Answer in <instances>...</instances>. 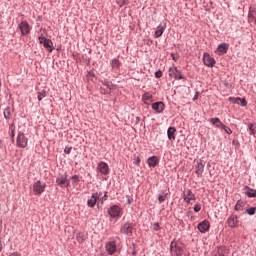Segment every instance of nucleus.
<instances>
[{"label": "nucleus", "instance_id": "obj_1", "mask_svg": "<svg viewBox=\"0 0 256 256\" xmlns=\"http://www.w3.org/2000/svg\"><path fill=\"white\" fill-rule=\"evenodd\" d=\"M47 188V184L41 180L34 182L32 189L35 195H42Z\"/></svg>", "mask_w": 256, "mask_h": 256}, {"label": "nucleus", "instance_id": "obj_2", "mask_svg": "<svg viewBox=\"0 0 256 256\" xmlns=\"http://www.w3.org/2000/svg\"><path fill=\"white\" fill-rule=\"evenodd\" d=\"M169 77H172V79H185V76H183V72L181 70L177 69L176 66H172L168 70Z\"/></svg>", "mask_w": 256, "mask_h": 256}, {"label": "nucleus", "instance_id": "obj_3", "mask_svg": "<svg viewBox=\"0 0 256 256\" xmlns=\"http://www.w3.org/2000/svg\"><path fill=\"white\" fill-rule=\"evenodd\" d=\"M40 45H43L45 49H47L48 53H53V41L51 39H47L45 37H39L38 38Z\"/></svg>", "mask_w": 256, "mask_h": 256}, {"label": "nucleus", "instance_id": "obj_4", "mask_svg": "<svg viewBox=\"0 0 256 256\" xmlns=\"http://www.w3.org/2000/svg\"><path fill=\"white\" fill-rule=\"evenodd\" d=\"M28 141H29V139H27V137L25 136V134L23 132L18 133V136L16 139L17 147H20L21 149H25V147H27Z\"/></svg>", "mask_w": 256, "mask_h": 256}, {"label": "nucleus", "instance_id": "obj_5", "mask_svg": "<svg viewBox=\"0 0 256 256\" xmlns=\"http://www.w3.org/2000/svg\"><path fill=\"white\" fill-rule=\"evenodd\" d=\"M183 199L185 203H191V201H195L197 197L195 196L193 191H191V189H186L183 191Z\"/></svg>", "mask_w": 256, "mask_h": 256}, {"label": "nucleus", "instance_id": "obj_6", "mask_svg": "<svg viewBox=\"0 0 256 256\" xmlns=\"http://www.w3.org/2000/svg\"><path fill=\"white\" fill-rule=\"evenodd\" d=\"M108 214L112 219H119V217H121V208L114 205L108 210Z\"/></svg>", "mask_w": 256, "mask_h": 256}, {"label": "nucleus", "instance_id": "obj_7", "mask_svg": "<svg viewBox=\"0 0 256 256\" xmlns=\"http://www.w3.org/2000/svg\"><path fill=\"white\" fill-rule=\"evenodd\" d=\"M120 232L123 233V235H133V224L131 223H125L121 226Z\"/></svg>", "mask_w": 256, "mask_h": 256}, {"label": "nucleus", "instance_id": "obj_8", "mask_svg": "<svg viewBox=\"0 0 256 256\" xmlns=\"http://www.w3.org/2000/svg\"><path fill=\"white\" fill-rule=\"evenodd\" d=\"M203 62L206 67H215V58L211 57V55L205 53L203 56Z\"/></svg>", "mask_w": 256, "mask_h": 256}, {"label": "nucleus", "instance_id": "obj_9", "mask_svg": "<svg viewBox=\"0 0 256 256\" xmlns=\"http://www.w3.org/2000/svg\"><path fill=\"white\" fill-rule=\"evenodd\" d=\"M56 183H57V185H59V187H69L71 181H69V179H67V175H64V176H59L56 179Z\"/></svg>", "mask_w": 256, "mask_h": 256}, {"label": "nucleus", "instance_id": "obj_10", "mask_svg": "<svg viewBox=\"0 0 256 256\" xmlns=\"http://www.w3.org/2000/svg\"><path fill=\"white\" fill-rule=\"evenodd\" d=\"M105 249L108 253V255H113L117 251V244L115 241H110L106 244Z\"/></svg>", "mask_w": 256, "mask_h": 256}, {"label": "nucleus", "instance_id": "obj_11", "mask_svg": "<svg viewBox=\"0 0 256 256\" xmlns=\"http://www.w3.org/2000/svg\"><path fill=\"white\" fill-rule=\"evenodd\" d=\"M152 109L155 113H163L165 111V103L159 101L152 104Z\"/></svg>", "mask_w": 256, "mask_h": 256}, {"label": "nucleus", "instance_id": "obj_12", "mask_svg": "<svg viewBox=\"0 0 256 256\" xmlns=\"http://www.w3.org/2000/svg\"><path fill=\"white\" fill-rule=\"evenodd\" d=\"M227 225L230 229H235L239 225V220H237V216H229L227 219Z\"/></svg>", "mask_w": 256, "mask_h": 256}, {"label": "nucleus", "instance_id": "obj_13", "mask_svg": "<svg viewBox=\"0 0 256 256\" xmlns=\"http://www.w3.org/2000/svg\"><path fill=\"white\" fill-rule=\"evenodd\" d=\"M18 27H19L22 35H29V33L31 31V26H29V23L21 22Z\"/></svg>", "mask_w": 256, "mask_h": 256}, {"label": "nucleus", "instance_id": "obj_14", "mask_svg": "<svg viewBox=\"0 0 256 256\" xmlns=\"http://www.w3.org/2000/svg\"><path fill=\"white\" fill-rule=\"evenodd\" d=\"M99 173L102 175H109V165L105 162H100L97 166Z\"/></svg>", "mask_w": 256, "mask_h": 256}, {"label": "nucleus", "instance_id": "obj_15", "mask_svg": "<svg viewBox=\"0 0 256 256\" xmlns=\"http://www.w3.org/2000/svg\"><path fill=\"white\" fill-rule=\"evenodd\" d=\"M142 101L145 105H151V103H153V95L149 92H145L142 95Z\"/></svg>", "mask_w": 256, "mask_h": 256}, {"label": "nucleus", "instance_id": "obj_16", "mask_svg": "<svg viewBox=\"0 0 256 256\" xmlns=\"http://www.w3.org/2000/svg\"><path fill=\"white\" fill-rule=\"evenodd\" d=\"M99 199V193H93L91 198L87 201L88 207H95Z\"/></svg>", "mask_w": 256, "mask_h": 256}, {"label": "nucleus", "instance_id": "obj_17", "mask_svg": "<svg viewBox=\"0 0 256 256\" xmlns=\"http://www.w3.org/2000/svg\"><path fill=\"white\" fill-rule=\"evenodd\" d=\"M209 221H203L202 223L198 224V230L200 233H207V231H209Z\"/></svg>", "mask_w": 256, "mask_h": 256}, {"label": "nucleus", "instance_id": "obj_18", "mask_svg": "<svg viewBox=\"0 0 256 256\" xmlns=\"http://www.w3.org/2000/svg\"><path fill=\"white\" fill-rule=\"evenodd\" d=\"M147 164L149 167H157L159 165V158L157 156H152L147 159Z\"/></svg>", "mask_w": 256, "mask_h": 256}, {"label": "nucleus", "instance_id": "obj_19", "mask_svg": "<svg viewBox=\"0 0 256 256\" xmlns=\"http://www.w3.org/2000/svg\"><path fill=\"white\" fill-rule=\"evenodd\" d=\"M110 65L114 71H119V69H121V62L117 58L112 59Z\"/></svg>", "mask_w": 256, "mask_h": 256}, {"label": "nucleus", "instance_id": "obj_20", "mask_svg": "<svg viewBox=\"0 0 256 256\" xmlns=\"http://www.w3.org/2000/svg\"><path fill=\"white\" fill-rule=\"evenodd\" d=\"M203 171H205V164L203 162H197L195 170L196 175H198V177L203 175Z\"/></svg>", "mask_w": 256, "mask_h": 256}, {"label": "nucleus", "instance_id": "obj_21", "mask_svg": "<svg viewBox=\"0 0 256 256\" xmlns=\"http://www.w3.org/2000/svg\"><path fill=\"white\" fill-rule=\"evenodd\" d=\"M210 123H212V125L216 126L218 129H223L225 126V124H223L219 118H211Z\"/></svg>", "mask_w": 256, "mask_h": 256}, {"label": "nucleus", "instance_id": "obj_22", "mask_svg": "<svg viewBox=\"0 0 256 256\" xmlns=\"http://www.w3.org/2000/svg\"><path fill=\"white\" fill-rule=\"evenodd\" d=\"M229 49V44L227 43H222L218 46L217 51L218 53H220L221 55H225V53H227V50Z\"/></svg>", "mask_w": 256, "mask_h": 256}, {"label": "nucleus", "instance_id": "obj_23", "mask_svg": "<svg viewBox=\"0 0 256 256\" xmlns=\"http://www.w3.org/2000/svg\"><path fill=\"white\" fill-rule=\"evenodd\" d=\"M163 33H165V25H159L154 34L155 39H159Z\"/></svg>", "mask_w": 256, "mask_h": 256}, {"label": "nucleus", "instance_id": "obj_24", "mask_svg": "<svg viewBox=\"0 0 256 256\" xmlns=\"http://www.w3.org/2000/svg\"><path fill=\"white\" fill-rule=\"evenodd\" d=\"M177 130L175 129V127H169L168 131H167V135H168V139L170 141H175V132Z\"/></svg>", "mask_w": 256, "mask_h": 256}, {"label": "nucleus", "instance_id": "obj_25", "mask_svg": "<svg viewBox=\"0 0 256 256\" xmlns=\"http://www.w3.org/2000/svg\"><path fill=\"white\" fill-rule=\"evenodd\" d=\"M245 195H247V197H256V190L249 188V186H246Z\"/></svg>", "mask_w": 256, "mask_h": 256}, {"label": "nucleus", "instance_id": "obj_26", "mask_svg": "<svg viewBox=\"0 0 256 256\" xmlns=\"http://www.w3.org/2000/svg\"><path fill=\"white\" fill-rule=\"evenodd\" d=\"M233 103H237V105L245 107L247 105V100H245L244 98H235L233 99Z\"/></svg>", "mask_w": 256, "mask_h": 256}, {"label": "nucleus", "instance_id": "obj_27", "mask_svg": "<svg viewBox=\"0 0 256 256\" xmlns=\"http://www.w3.org/2000/svg\"><path fill=\"white\" fill-rule=\"evenodd\" d=\"M172 253H176V256H182L183 255V248L181 246H175V248H172Z\"/></svg>", "mask_w": 256, "mask_h": 256}, {"label": "nucleus", "instance_id": "obj_28", "mask_svg": "<svg viewBox=\"0 0 256 256\" xmlns=\"http://www.w3.org/2000/svg\"><path fill=\"white\" fill-rule=\"evenodd\" d=\"M12 114H13V110H11V108L8 107L4 110L5 119H11Z\"/></svg>", "mask_w": 256, "mask_h": 256}, {"label": "nucleus", "instance_id": "obj_29", "mask_svg": "<svg viewBox=\"0 0 256 256\" xmlns=\"http://www.w3.org/2000/svg\"><path fill=\"white\" fill-rule=\"evenodd\" d=\"M234 209H235V211H241V209H243V201L238 200Z\"/></svg>", "mask_w": 256, "mask_h": 256}, {"label": "nucleus", "instance_id": "obj_30", "mask_svg": "<svg viewBox=\"0 0 256 256\" xmlns=\"http://www.w3.org/2000/svg\"><path fill=\"white\" fill-rule=\"evenodd\" d=\"M248 129L250 131V135H255V133H256V125L255 124H249Z\"/></svg>", "mask_w": 256, "mask_h": 256}, {"label": "nucleus", "instance_id": "obj_31", "mask_svg": "<svg viewBox=\"0 0 256 256\" xmlns=\"http://www.w3.org/2000/svg\"><path fill=\"white\" fill-rule=\"evenodd\" d=\"M47 96V92H45V90H43L42 92L38 93V101H42L43 99H45V97Z\"/></svg>", "mask_w": 256, "mask_h": 256}, {"label": "nucleus", "instance_id": "obj_32", "mask_svg": "<svg viewBox=\"0 0 256 256\" xmlns=\"http://www.w3.org/2000/svg\"><path fill=\"white\" fill-rule=\"evenodd\" d=\"M246 213H247L248 215H255V213H256V208H255V207L248 208V209L246 210Z\"/></svg>", "mask_w": 256, "mask_h": 256}, {"label": "nucleus", "instance_id": "obj_33", "mask_svg": "<svg viewBox=\"0 0 256 256\" xmlns=\"http://www.w3.org/2000/svg\"><path fill=\"white\" fill-rule=\"evenodd\" d=\"M167 199L166 195H159L158 196V201L159 203H165V200Z\"/></svg>", "mask_w": 256, "mask_h": 256}, {"label": "nucleus", "instance_id": "obj_34", "mask_svg": "<svg viewBox=\"0 0 256 256\" xmlns=\"http://www.w3.org/2000/svg\"><path fill=\"white\" fill-rule=\"evenodd\" d=\"M222 129L225 131V133H227L228 135H231V133H233V131L231 130V128H229L228 126L222 127Z\"/></svg>", "mask_w": 256, "mask_h": 256}, {"label": "nucleus", "instance_id": "obj_35", "mask_svg": "<svg viewBox=\"0 0 256 256\" xmlns=\"http://www.w3.org/2000/svg\"><path fill=\"white\" fill-rule=\"evenodd\" d=\"M155 77L156 79H161V77H163V72L161 70H158L157 72H155Z\"/></svg>", "mask_w": 256, "mask_h": 256}, {"label": "nucleus", "instance_id": "obj_36", "mask_svg": "<svg viewBox=\"0 0 256 256\" xmlns=\"http://www.w3.org/2000/svg\"><path fill=\"white\" fill-rule=\"evenodd\" d=\"M194 211H195V213H199V211H201V204H195Z\"/></svg>", "mask_w": 256, "mask_h": 256}, {"label": "nucleus", "instance_id": "obj_37", "mask_svg": "<svg viewBox=\"0 0 256 256\" xmlns=\"http://www.w3.org/2000/svg\"><path fill=\"white\" fill-rule=\"evenodd\" d=\"M72 183H79V176L74 175L71 177Z\"/></svg>", "mask_w": 256, "mask_h": 256}, {"label": "nucleus", "instance_id": "obj_38", "mask_svg": "<svg viewBox=\"0 0 256 256\" xmlns=\"http://www.w3.org/2000/svg\"><path fill=\"white\" fill-rule=\"evenodd\" d=\"M154 231H159L161 229V226H159V223H154L152 225Z\"/></svg>", "mask_w": 256, "mask_h": 256}, {"label": "nucleus", "instance_id": "obj_39", "mask_svg": "<svg viewBox=\"0 0 256 256\" xmlns=\"http://www.w3.org/2000/svg\"><path fill=\"white\" fill-rule=\"evenodd\" d=\"M10 129L12 131V137H15V126L13 124L10 126Z\"/></svg>", "mask_w": 256, "mask_h": 256}, {"label": "nucleus", "instance_id": "obj_40", "mask_svg": "<svg viewBox=\"0 0 256 256\" xmlns=\"http://www.w3.org/2000/svg\"><path fill=\"white\" fill-rule=\"evenodd\" d=\"M71 150H72V148H65L64 149V153H66L67 155H69L70 153H71Z\"/></svg>", "mask_w": 256, "mask_h": 256}, {"label": "nucleus", "instance_id": "obj_41", "mask_svg": "<svg viewBox=\"0 0 256 256\" xmlns=\"http://www.w3.org/2000/svg\"><path fill=\"white\" fill-rule=\"evenodd\" d=\"M139 163H141V158H140V157H136V162H135V164H136V165H139Z\"/></svg>", "mask_w": 256, "mask_h": 256}, {"label": "nucleus", "instance_id": "obj_42", "mask_svg": "<svg viewBox=\"0 0 256 256\" xmlns=\"http://www.w3.org/2000/svg\"><path fill=\"white\" fill-rule=\"evenodd\" d=\"M171 57L173 61H177V56H175V54H171Z\"/></svg>", "mask_w": 256, "mask_h": 256}, {"label": "nucleus", "instance_id": "obj_43", "mask_svg": "<svg viewBox=\"0 0 256 256\" xmlns=\"http://www.w3.org/2000/svg\"><path fill=\"white\" fill-rule=\"evenodd\" d=\"M1 251H3V244L0 241V253H1Z\"/></svg>", "mask_w": 256, "mask_h": 256}, {"label": "nucleus", "instance_id": "obj_44", "mask_svg": "<svg viewBox=\"0 0 256 256\" xmlns=\"http://www.w3.org/2000/svg\"><path fill=\"white\" fill-rule=\"evenodd\" d=\"M128 205H131V199H128Z\"/></svg>", "mask_w": 256, "mask_h": 256}]
</instances>
